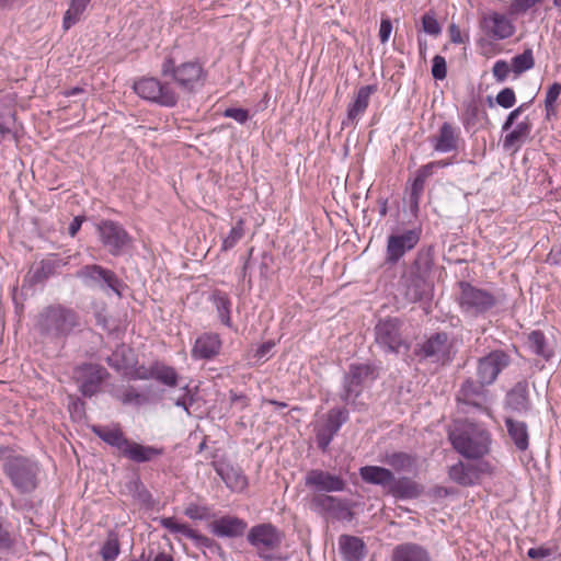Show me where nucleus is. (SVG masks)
Wrapping results in <instances>:
<instances>
[{
    "instance_id": "41",
    "label": "nucleus",
    "mask_w": 561,
    "mask_h": 561,
    "mask_svg": "<svg viewBox=\"0 0 561 561\" xmlns=\"http://www.w3.org/2000/svg\"><path fill=\"white\" fill-rule=\"evenodd\" d=\"M91 0H71L68 10L65 12L62 19V27L68 31L81 19V15L85 11Z\"/></svg>"
},
{
    "instance_id": "42",
    "label": "nucleus",
    "mask_w": 561,
    "mask_h": 561,
    "mask_svg": "<svg viewBox=\"0 0 561 561\" xmlns=\"http://www.w3.org/2000/svg\"><path fill=\"white\" fill-rule=\"evenodd\" d=\"M383 461L397 472L411 471L415 465V459L402 451L386 455Z\"/></svg>"
},
{
    "instance_id": "61",
    "label": "nucleus",
    "mask_w": 561,
    "mask_h": 561,
    "mask_svg": "<svg viewBox=\"0 0 561 561\" xmlns=\"http://www.w3.org/2000/svg\"><path fill=\"white\" fill-rule=\"evenodd\" d=\"M392 32V23L389 18H382L379 28V38L382 44L387 43Z\"/></svg>"
},
{
    "instance_id": "23",
    "label": "nucleus",
    "mask_w": 561,
    "mask_h": 561,
    "mask_svg": "<svg viewBox=\"0 0 561 561\" xmlns=\"http://www.w3.org/2000/svg\"><path fill=\"white\" fill-rule=\"evenodd\" d=\"M222 341L217 333H204L198 336L192 347L191 355L194 359H213L221 350Z\"/></svg>"
},
{
    "instance_id": "38",
    "label": "nucleus",
    "mask_w": 561,
    "mask_h": 561,
    "mask_svg": "<svg viewBox=\"0 0 561 561\" xmlns=\"http://www.w3.org/2000/svg\"><path fill=\"white\" fill-rule=\"evenodd\" d=\"M527 344L530 351L542 357L546 360H549L553 356V350L549 345V342L540 330L531 331L527 336Z\"/></svg>"
},
{
    "instance_id": "30",
    "label": "nucleus",
    "mask_w": 561,
    "mask_h": 561,
    "mask_svg": "<svg viewBox=\"0 0 561 561\" xmlns=\"http://www.w3.org/2000/svg\"><path fill=\"white\" fill-rule=\"evenodd\" d=\"M163 454L164 449L162 447L141 445L139 443L129 440L122 456L128 458L134 462L142 463L149 462L154 458L162 456Z\"/></svg>"
},
{
    "instance_id": "53",
    "label": "nucleus",
    "mask_w": 561,
    "mask_h": 561,
    "mask_svg": "<svg viewBox=\"0 0 561 561\" xmlns=\"http://www.w3.org/2000/svg\"><path fill=\"white\" fill-rule=\"evenodd\" d=\"M495 101L503 108L513 107L516 103L514 90L512 88H504L497 93Z\"/></svg>"
},
{
    "instance_id": "33",
    "label": "nucleus",
    "mask_w": 561,
    "mask_h": 561,
    "mask_svg": "<svg viewBox=\"0 0 561 561\" xmlns=\"http://www.w3.org/2000/svg\"><path fill=\"white\" fill-rule=\"evenodd\" d=\"M339 547L345 561H362L365 558V543L358 537L342 535Z\"/></svg>"
},
{
    "instance_id": "58",
    "label": "nucleus",
    "mask_w": 561,
    "mask_h": 561,
    "mask_svg": "<svg viewBox=\"0 0 561 561\" xmlns=\"http://www.w3.org/2000/svg\"><path fill=\"white\" fill-rule=\"evenodd\" d=\"M478 113L479 108L477 105H470L467 107L462 116V125L466 130H469L471 127L474 126Z\"/></svg>"
},
{
    "instance_id": "56",
    "label": "nucleus",
    "mask_w": 561,
    "mask_h": 561,
    "mask_svg": "<svg viewBox=\"0 0 561 561\" xmlns=\"http://www.w3.org/2000/svg\"><path fill=\"white\" fill-rule=\"evenodd\" d=\"M528 107V103H523L515 110H513L506 117L505 122L502 125L503 131H508L513 125L515 124L516 119L520 116V114L525 111V108Z\"/></svg>"
},
{
    "instance_id": "11",
    "label": "nucleus",
    "mask_w": 561,
    "mask_h": 561,
    "mask_svg": "<svg viewBox=\"0 0 561 561\" xmlns=\"http://www.w3.org/2000/svg\"><path fill=\"white\" fill-rule=\"evenodd\" d=\"M247 539L255 548L259 557L268 561L273 559V551L280 547L283 535L272 524H259L251 527Z\"/></svg>"
},
{
    "instance_id": "55",
    "label": "nucleus",
    "mask_w": 561,
    "mask_h": 561,
    "mask_svg": "<svg viewBox=\"0 0 561 561\" xmlns=\"http://www.w3.org/2000/svg\"><path fill=\"white\" fill-rule=\"evenodd\" d=\"M511 70L510 65L505 60L500 59L494 62L492 73L496 82H504Z\"/></svg>"
},
{
    "instance_id": "2",
    "label": "nucleus",
    "mask_w": 561,
    "mask_h": 561,
    "mask_svg": "<svg viewBox=\"0 0 561 561\" xmlns=\"http://www.w3.org/2000/svg\"><path fill=\"white\" fill-rule=\"evenodd\" d=\"M359 477L365 483L381 486L387 494L399 500L416 499L423 492V486L411 478H397L390 469L380 466L359 468Z\"/></svg>"
},
{
    "instance_id": "50",
    "label": "nucleus",
    "mask_w": 561,
    "mask_h": 561,
    "mask_svg": "<svg viewBox=\"0 0 561 561\" xmlns=\"http://www.w3.org/2000/svg\"><path fill=\"white\" fill-rule=\"evenodd\" d=\"M188 539L193 540L195 546L198 548H206V549H220V546L211 538L199 534L195 529L192 528L188 537Z\"/></svg>"
},
{
    "instance_id": "39",
    "label": "nucleus",
    "mask_w": 561,
    "mask_h": 561,
    "mask_svg": "<svg viewBox=\"0 0 561 561\" xmlns=\"http://www.w3.org/2000/svg\"><path fill=\"white\" fill-rule=\"evenodd\" d=\"M60 261L55 259L42 260L37 267L32 271L31 283L41 284L57 273Z\"/></svg>"
},
{
    "instance_id": "16",
    "label": "nucleus",
    "mask_w": 561,
    "mask_h": 561,
    "mask_svg": "<svg viewBox=\"0 0 561 561\" xmlns=\"http://www.w3.org/2000/svg\"><path fill=\"white\" fill-rule=\"evenodd\" d=\"M310 508L335 519L350 520L353 516L346 501L328 494H314L310 500Z\"/></svg>"
},
{
    "instance_id": "35",
    "label": "nucleus",
    "mask_w": 561,
    "mask_h": 561,
    "mask_svg": "<svg viewBox=\"0 0 561 561\" xmlns=\"http://www.w3.org/2000/svg\"><path fill=\"white\" fill-rule=\"evenodd\" d=\"M507 434L519 451H525L529 446L528 426L523 421L505 417Z\"/></svg>"
},
{
    "instance_id": "5",
    "label": "nucleus",
    "mask_w": 561,
    "mask_h": 561,
    "mask_svg": "<svg viewBox=\"0 0 561 561\" xmlns=\"http://www.w3.org/2000/svg\"><path fill=\"white\" fill-rule=\"evenodd\" d=\"M76 277L88 288L98 289L107 296L115 295L119 299L127 287L114 271L100 264L83 265L77 271Z\"/></svg>"
},
{
    "instance_id": "10",
    "label": "nucleus",
    "mask_w": 561,
    "mask_h": 561,
    "mask_svg": "<svg viewBox=\"0 0 561 561\" xmlns=\"http://www.w3.org/2000/svg\"><path fill=\"white\" fill-rule=\"evenodd\" d=\"M375 342L385 353L399 354L401 350L407 352L410 348L402 336L401 321L397 318H387L376 324Z\"/></svg>"
},
{
    "instance_id": "26",
    "label": "nucleus",
    "mask_w": 561,
    "mask_h": 561,
    "mask_svg": "<svg viewBox=\"0 0 561 561\" xmlns=\"http://www.w3.org/2000/svg\"><path fill=\"white\" fill-rule=\"evenodd\" d=\"M92 433L102 439L105 444L116 448L121 455L124 454L129 439L125 436L118 424L114 425H92Z\"/></svg>"
},
{
    "instance_id": "57",
    "label": "nucleus",
    "mask_w": 561,
    "mask_h": 561,
    "mask_svg": "<svg viewBox=\"0 0 561 561\" xmlns=\"http://www.w3.org/2000/svg\"><path fill=\"white\" fill-rule=\"evenodd\" d=\"M553 553H554L553 549L545 547V546H540V547H536V548H530L527 551V556L530 559L537 560V561L547 559V558L551 557Z\"/></svg>"
},
{
    "instance_id": "14",
    "label": "nucleus",
    "mask_w": 561,
    "mask_h": 561,
    "mask_svg": "<svg viewBox=\"0 0 561 561\" xmlns=\"http://www.w3.org/2000/svg\"><path fill=\"white\" fill-rule=\"evenodd\" d=\"M511 356L503 350H495L481 357L477 365V377L482 385H492L500 373L508 367Z\"/></svg>"
},
{
    "instance_id": "60",
    "label": "nucleus",
    "mask_w": 561,
    "mask_h": 561,
    "mask_svg": "<svg viewBox=\"0 0 561 561\" xmlns=\"http://www.w3.org/2000/svg\"><path fill=\"white\" fill-rule=\"evenodd\" d=\"M184 394L175 400V405L184 409L187 415H191L190 407L194 403V397L187 386L183 388Z\"/></svg>"
},
{
    "instance_id": "24",
    "label": "nucleus",
    "mask_w": 561,
    "mask_h": 561,
    "mask_svg": "<svg viewBox=\"0 0 561 561\" xmlns=\"http://www.w3.org/2000/svg\"><path fill=\"white\" fill-rule=\"evenodd\" d=\"M376 91V84L364 85L357 90L354 100L348 104L347 117L343 121V126L356 123L364 115L369 105L370 96Z\"/></svg>"
},
{
    "instance_id": "12",
    "label": "nucleus",
    "mask_w": 561,
    "mask_h": 561,
    "mask_svg": "<svg viewBox=\"0 0 561 561\" xmlns=\"http://www.w3.org/2000/svg\"><path fill=\"white\" fill-rule=\"evenodd\" d=\"M350 414L345 408H333L323 421L314 428L316 442L319 449L325 453L342 425L348 421Z\"/></svg>"
},
{
    "instance_id": "28",
    "label": "nucleus",
    "mask_w": 561,
    "mask_h": 561,
    "mask_svg": "<svg viewBox=\"0 0 561 561\" xmlns=\"http://www.w3.org/2000/svg\"><path fill=\"white\" fill-rule=\"evenodd\" d=\"M392 561H432L430 551L415 542L397 545L391 554Z\"/></svg>"
},
{
    "instance_id": "54",
    "label": "nucleus",
    "mask_w": 561,
    "mask_h": 561,
    "mask_svg": "<svg viewBox=\"0 0 561 561\" xmlns=\"http://www.w3.org/2000/svg\"><path fill=\"white\" fill-rule=\"evenodd\" d=\"M184 513H185V515L188 518L195 519V520L208 519L210 517V513H209L208 507H206V506H198L196 504H190L185 508Z\"/></svg>"
},
{
    "instance_id": "34",
    "label": "nucleus",
    "mask_w": 561,
    "mask_h": 561,
    "mask_svg": "<svg viewBox=\"0 0 561 561\" xmlns=\"http://www.w3.org/2000/svg\"><path fill=\"white\" fill-rule=\"evenodd\" d=\"M433 174H434V172H433V164H427L426 163V164L422 165L416 171L415 178H414V180H413V182L411 184L410 197H409V203H410L411 210H417L419 209V204H420V199L422 197V194L424 192L425 182Z\"/></svg>"
},
{
    "instance_id": "44",
    "label": "nucleus",
    "mask_w": 561,
    "mask_h": 561,
    "mask_svg": "<svg viewBox=\"0 0 561 561\" xmlns=\"http://www.w3.org/2000/svg\"><path fill=\"white\" fill-rule=\"evenodd\" d=\"M535 65L534 55L531 49H525L522 54L512 58V71L519 76L523 72L531 69Z\"/></svg>"
},
{
    "instance_id": "20",
    "label": "nucleus",
    "mask_w": 561,
    "mask_h": 561,
    "mask_svg": "<svg viewBox=\"0 0 561 561\" xmlns=\"http://www.w3.org/2000/svg\"><path fill=\"white\" fill-rule=\"evenodd\" d=\"M461 141L460 128L444 122L437 133L430 138L433 149L440 153L457 151Z\"/></svg>"
},
{
    "instance_id": "49",
    "label": "nucleus",
    "mask_w": 561,
    "mask_h": 561,
    "mask_svg": "<svg viewBox=\"0 0 561 561\" xmlns=\"http://www.w3.org/2000/svg\"><path fill=\"white\" fill-rule=\"evenodd\" d=\"M161 526L165 529H168L172 534H181L184 537H188L192 528L186 524L179 523L173 517H164L161 519Z\"/></svg>"
},
{
    "instance_id": "45",
    "label": "nucleus",
    "mask_w": 561,
    "mask_h": 561,
    "mask_svg": "<svg viewBox=\"0 0 561 561\" xmlns=\"http://www.w3.org/2000/svg\"><path fill=\"white\" fill-rule=\"evenodd\" d=\"M113 396L118 399L123 404L140 405L145 402V397L139 393L134 387H123L115 390Z\"/></svg>"
},
{
    "instance_id": "17",
    "label": "nucleus",
    "mask_w": 561,
    "mask_h": 561,
    "mask_svg": "<svg viewBox=\"0 0 561 561\" xmlns=\"http://www.w3.org/2000/svg\"><path fill=\"white\" fill-rule=\"evenodd\" d=\"M305 484L318 494L342 492L346 488V481L341 476L321 469L310 470L305 477Z\"/></svg>"
},
{
    "instance_id": "62",
    "label": "nucleus",
    "mask_w": 561,
    "mask_h": 561,
    "mask_svg": "<svg viewBox=\"0 0 561 561\" xmlns=\"http://www.w3.org/2000/svg\"><path fill=\"white\" fill-rule=\"evenodd\" d=\"M560 94H561V84L559 82L552 83L549 87V89L547 90L545 103H548L549 105L556 104Z\"/></svg>"
},
{
    "instance_id": "63",
    "label": "nucleus",
    "mask_w": 561,
    "mask_h": 561,
    "mask_svg": "<svg viewBox=\"0 0 561 561\" xmlns=\"http://www.w3.org/2000/svg\"><path fill=\"white\" fill-rule=\"evenodd\" d=\"M5 139H16L15 133L9 126L8 122H0V141Z\"/></svg>"
},
{
    "instance_id": "3",
    "label": "nucleus",
    "mask_w": 561,
    "mask_h": 561,
    "mask_svg": "<svg viewBox=\"0 0 561 561\" xmlns=\"http://www.w3.org/2000/svg\"><path fill=\"white\" fill-rule=\"evenodd\" d=\"M448 437L455 450L465 458L479 459L490 451L491 435L479 424L458 423L449 431Z\"/></svg>"
},
{
    "instance_id": "4",
    "label": "nucleus",
    "mask_w": 561,
    "mask_h": 561,
    "mask_svg": "<svg viewBox=\"0 0 561 561\" xmlns=\"http://www.w3.org/2000/svg\"><path fill=\"white\" fill-rule=\"evenodd\" d=\"M2 470L20 494H32L39 486L42 466L32 457L10 455L5 458Z\"/></svg>"
},
{
    "instance_id": "22",
    "label": "nucleus",
    "mask_w": 561,
    "mask_h": 561,
    "mask_svg": "<svg viewBox=\"0 0 561 561\" xmlns=\"http://www.w3.org/2000/svg\"><path fill=\"white\" fill-rule=\"evenodd\" d=\"M403 295L409 302H417L427 299L432 291V285L427 277L408 273L402 277Z\"/></svg>"
},
{
    "instance_id": "51",
    "label": "nucleus",
    "mask_w": 561,
    "mask_h": 561,
    "mask_svg": "<svg viewBox=\"0 0 561 561\" xmlns=\"http://www.w3.org/2000/svg\"><path fill=\"white\" fill-rule=\"evenodd\" d=\"M222 116L232 118L241 125L245 124L251 118L249 110L241 107H228L222 112Z\"/></svg>"
},
{
    "instance_id": "46",
    "label": "nucleus",
    "mask_w": 561,
    "mask_h": 561,
    "mask_svg": "<svg viewBox=\"0 0 561 561\" xmlns=\"http://www.w3.org/2000/svg\"><path fill=\"white\" fill-rule=\"evenodd\" d=\"M127 490L139 503L144 505L151 504V494L138 478L133 479L127 483Z\"/></svg>"
},
{
    "instance_id": "43",
    "label": "nucleus",
    "mask_w": 561,
    "mask_h": 561,
    "mask_svg": "<svg viewBox=\"0 0 561 561\" xmlns=\"http://www.w3.org/2000/svg\"><path fill=\"white\" fill-rule=\"evenodd\" d=\"M121 552V545L115 533H110L102 545L100 554L103 561H114Z\"/></svg>"
},
{
    "instance_id": "7",
    "label": "nucleus",
    "mask_w": 561,
    "mask_h": 561,
    "mask_svg": "<svg viewBox=\"0 0 561 561\" xmlns=\"http://www.w3.org/2000/svg\"><path fill=\"white\" fill-rule=\"evenodd\" d=\"M95 230L102 247L113 256L123 255L133 244V237L115 220L101 219Z\"/></svg>"
},
{
    "instance_id": "31",
    "label": "nucleus",
    "mask_w": 561,
    "mask_h": 561,
    "mask_svg": "<svg viewBox=\"0 0 561 561\" xmlns=\"http://www.w3.org/2000/svg\"><path fill=\"white\" fill-rule=\"evenodd\" d=\"M138 378H152L165 386L175 387L178 385L179 375L173 367L160 362H156L149 367L147 373L139 375Z\"/></svg>"
},
{
    "instance_id": "1",
    "label": "nucleus",
    "mask_w": 561,
    "mask_h": 561,
    "mask_svg": "<svg viewBox=\"0 0 561 561\" xmlns=\"http://www.w3.org/2000/svg\"><path fill=\"white\" fill-rule=\"evenodd\" d=\"M160 71L165 80L142 77L134 82L133 88L139 98L164 107L175 106L182 95L196 93L207 78L203 66L195 60L175 65L173 58L168 57Z\"/></svg>"
},
{
    "instance_id": "21",
    "label": "nucleus",
    "mask_w": 561,
    "mask_h": 561,
    "mask_svg": "<svg viewBox=\"0 0 561 561\" xmlns=\"http://www.w3.org/2000/svg\"><path fill=\"white\" fill-rule=\"evenodd\" d=\"M486 385H482L481 380L466 379L457 393V401L465 405L482 409L486 403Z\"/></svg>"
},
{
    "instance_id": "59",
    "label": "nucleus",
    "mask_w": 561,
    "mask_h": 561,
    "mask_svg": "<svg viewBox=\"0 0 561 561\" xmlns=\"http://www.w3.org/2000/svg\"><path fill=\"white\" fill-rule=\"evenodd\" d=\"M540 2H542V0H513L511 3V10L517 14L525 13L530 8Z\"/></svg>"
},
{
    "instance_id": "8",
    "label": "nucleus",
    "mask_w": 561,
    "mask_h": 561,
    "mask_svg": "<svg viewBox=\"0 0 561 561\" xmlns=\"http://www.w3.org/2000/svg\"><path fill=\"white\" fill-rule=\"evenodd\" d=\"M460 293L458 297L460 309L470 317L486 313L496 305L495 296L489 290L478 288L468 282L458 283Z\"/></svg>"
},
{
    "instance_id": "13",
    "label": "nucleus",
    "mask_w": 561,
    "mask_h": 561,
    "mask_svg": "<svg viewBox=\"0 0 561 561\" xmlns=\"http://www.w3.org/2000/svg\"><path fill=\"white\" fill-rule=\"evenodd\" d=\"M420 237L421 231L417 229H408L389 234L386 248V263L390 265L397 264L405 253L415 248Z\"/></svg>"
},
{
    "instance_id": "25",
    "label": "nucleus",
    "mask_w": 561,
    "mask_h": 561,
    "mask_svg": "<svg viewBox=\"0 0 561 561\" xmlns=\"http://www.w3.org/2000/svg\"><path fill=\"white\" fill-rule=\"evenodd\" d=\"M247 523L236 516H222L219 519L210 523V531L221 538H236L244 534L247 529Z\"/></svg>"
},
{
    "instance_id": "37",
    "label": "nucleus",
    "mask_w": 561,
    "mask_h": 561,
    "mask_svg": "<svg viewBox=\"0 0 561 561\" xmlns=\"http://www.w3.org/2000/svg\"><path fill=\"white\" fill-rule=\"evenodd\" d=\"M210 301L214 304L218 318L220 322L228 327L232 328V320H231V299L228 296L227 293L216 289L213 291L210 296Z\"/></svg>"
},
{
    "instance_id": "19",
    "label": "nucleus",
    "mask_w": 561,
    "mask_h": 561,
    "mask_svg": "<svg viewBox=\"0 0 561 561\" xmlns=\"http://www.w3.org/2000/svg\"><path fill=\"white\" fill-rule=\"evenodd\" d=\"M450 346L448 334L437 332L420 345L416 355L430 359L432 363H445L449 360Z\"/></svg>"
},
{
    "instance_id": "6",
    "label": "nucleus",
    "mask_w": 561,
    "mask_h": 561,
    "mask_svg": "<svg viewBox=\"0 0 561 561\" xmlns=\"http://www.w3.org/2000/svg\"><path fill=\"white\" fill-rule=\"evenodd\" d=\"M37 325L47 336H66L78 325V314L62 306H49L41 312Z\"/></svg>"
},
{
    "instance_id": "32",
    "label": "nucleus",
    "mask_w": 561,
    "mask_h": 561,
    "mask_svg": "<svg viewBox=\"0 0 561 561\" xmlns=\"http://www.w3.org/2000/svg\"><path fill=\"white\" fill-rule=\"evenodd\" d=\"M506 404L513 411L526 413L530 409L528 385L526 381L517 382L506 394Z\"/></svg>"
},
{
    "instance_id": "40",
    "label": "nucleus",
    "mask_w": 561,
    "mask_h": 561,
    "mask_svg": "<svg viewBox=\"0 0 561 561\" xmlns=\"http://www.w3.org/2000/svg\"><path fill=\"white\" fill-rule=\"evenodd\" d=\"M434 264L431 249H422L417 252L415 260L409 271L411 274L428 277Z\"/></svg>"
},
{
    "instance_id": "48",
    "label": "nucleus",
    "mask_w": 561,
    "mask_h": 561,
    "mask_svg": "<svg viewBox=\"0 0 561 561\" xmlns=\"http://www.w3.org/2000/svg\"><path fill=\"white\" fill-rule=\"evenodd\" d=\"M422 28L426 34L435 37L442 33V27L433 11H428L422 16Z\"/></svg>"
},
{
    "instance_id": "15",
    "label": "nucleus",
    "mask_w": 561,
    "mask_h": 561,
    "mask_svg": "<svg viewBox=\"0 0 561 561\" xmlns=\"http://www.w3.org/2000/svg\"><path fill=\"white\" fill-rule=\"evenodd\" d=\"M75 374L80 392L89 398L100 391L102 382L108 376L107 370L96 364H83Z\"/></svg>"
},
{
    "instance_id": "27",
    "label": "nucleus",
    "mask_w": 561,
    "mask_h": 561,
    "mask_svg": "<svg viewBox=\"0 0 561 561\" xmlns=\"http://www.w3.org/2000/svg\"><path fill=\"white\" fill-rule=\"evenodd\" d=\"M533 123L528 116H526L523 121L516 124V126L506 134L503 139V149L504 150H513V152H517L523 144H525L531 134Z\"/></svg>"
},
{
    "instance_id": "18",
    "label": "nucleus",
    "mask_w": 561,
    "mask_h": 561,
    "mask_svg": "<svg viewBox=\"0 0 561 561\" xmlns=\"http://www.w3.org/2000/svg\"><path fill=\"white\" fill-rule=\"evenodd\" d=\"M480 27L486 37L493 41H503L514 35L513 21L503 13L490 12L480 21Z\"/></svg>"
},
{
    "instance_id": "9",
    "label": "nucleus",
    "mask_w": 561,
    "mask_h": 561,
    "mask_svg": "<svg viewBox=\"0 0 561 561\" xmlns=\"http://www.w3.org/2000/svg\"><path fill=\"white\" fill-rule=\"evenodd\" d=\"M376 369L370 364H351L345 373L340 392L341 400L346 404H354L362 394L365 383L375 380Z\"/></svg>"
},
{
    "instance_id": "36",
    "label": "nucleus",
    "mask_w": 561,
    "mask_h": 561,
    "mask_svg": "<svg viewBox=\"0 0 561 561\" xmlns=\"http://www.w3.org/2000/svg\"><path fill=\"white\" fill-rule=\"evenodd\" d=\"M215 470L230 490L242 491L245 489L248 481L241 469L230 465H220L216 466Z\"/></svg>"
},
{
    "instance_id": "29",
    "label": "nucleus",
    "mask_w": 561,
    "mask_h": 561,
    "mask_svg": "<svg viewBox=\"0 0 561 561\" xmlns=\"http://www.w3.org/2000/svg\"><path fill=\"white\" fill-rule=\"evenodd\" d=\"M449 478L462 486L473 485L480 479V470L477 465L458 461L448 470Z\"/></svg>"
},
{
    "instance_id": "64",
    "label": "nucleus",
    "mask_w": 561,
    "mask_h": 561,
    "mask_svg": "<svg viewBox=\"0 0 561 561\" xmlns=\"http://www.w3.org/2000/svg\"><path fill=\"white\" fill-rule=\"evenodd\" d=\"M85 220L84 216H76L68 227V233L70 237H75L80 230L83 221Z\"/></svg>"
},
{
    "instance_id": "47",
    "label": "nucleus",
    "mask_w": 561,
    "mask_h": 561,
    "mask_svg": "<svg viewBox=\"0 0 561 561\" xmlns=\"http://www.w3.org/2000/svg\"><path fill=\"white\" fill-rule=\"evenodd\" d=\"M244 237V220L238 219L228 236L224 238L221 250H231Z\"/></svg>"
},
{
    "instance_id": "52",
    "label": "nucleus",
    "mask_w": 561,
    "mask_h": 561,
    "mask_svg": "<svg viewBox=\"0 0 561 561\" xmlns=\"http://www.w3.org/2000/svg\"><path fill=\"white\" fill-rule=\"evenodd\" d=\"M432 76L436 80H444L447 76L446 59L440 55H435L432 60Z\"/></svg>"
}]
</instances>
